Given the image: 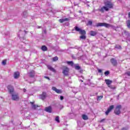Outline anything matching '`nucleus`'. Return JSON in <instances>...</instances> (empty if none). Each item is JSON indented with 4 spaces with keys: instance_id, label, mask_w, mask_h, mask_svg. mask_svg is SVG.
<instances>
[{
    "instance_id": "nucleus-1",
    "label": "nucleus",
    "mask_w": 130,
    "mask_h": 130,
    "mask_svg": "<svg viewBox=\"0 0 130 130\" xmlns=\"http://www.w3.org/2000/svg\"><path fill=\"white\" fill-rule=\"evenodd\" d=\"M104 4L105 6H103L101 9H99V11L101 12V13H104V11L108 12L109 9L113 8V4L110 1L105 0Z\"/></svg>"
},
{
    "instance_id": "nucleus-2",
    "label": "nucleus",
    "mask_w": 130,
    "mask_h": 130,
    "mask_svg": "<svg viewBox=\"0 0 130 130\" xmlns=\"http://www.w3.org/2000/svg\"><path fill=\"white\" fill-rule=\"evenodd\" d=\"M96 27H106V28H110V27H113L111 24H108L106 23H98L96 24Z\"/></svg>"
},
{
    "instance_id": "nucleus-3",
    "label": "nucleus",
    "mask_w": 130,
    "mask_h": 130,
    "mask_svg": "<svg viewBox=\"0 0 130 130\" xmlns=\"http://www.w3.org/2000/svg\"><path fill=\"white\" fill-rule=\"evenodd\" d=\"M74 29L75 31L79 32V34H81V35H86V31L85 30L82 29L78 26H75Z\"/></svg>"
},
{
    "instance_id": "nucleus-4",
    "label": "nucleus",
    "mask_w": 130,
    "mask_h": 130,
    "mask_svg": "<svg viewBox=\"0 0 130 130\" xmlns=\"http://www.w3.org/2000/svg\"><path fill=\"white\" fill-rule=\"evenodd\" d=\"M121 108V105H118L116 107V109L114 111V112L116 115H119L120 114V109Z\"/></svg>"
},
{
    "instance_id": "nucleus-5",
    "label": "nucleus",
    "mask_w": 130,
    "mask_h": 130,
    "mask_svg": "<svg viewBox=\"0 0 130 130\" xmlns=\"http://www.w3.org/2000/svg\"><path fill=\"white\" fill-rule=\"evenodd\" d=\"M12 100L14 101H18L19 99V94L18 93H12Z\"/></svg>"
},
{
    "instance_id": "nucleus-6",
    "label": "nucleus",
    "mask_w": 130,
    "mask_h": 130,
    "mask_svg": "<svg viewBox=\"0 0 130 130\" xmlns=\"http://www.w3.org/2000/svg\"><path fill=\"white\" fill-rule=\"evenodd\" d=\"M70 70L67 67H63L62 68V74L64 75V76H68L69 75V71Z\"/></svg>"
},
{
    "instance_id": "nucleus-7",
    "label": "nucleus",
    "mask_w": 130,
    "mask_h": 130,
    "mask_svg": "<svg viewBox=\"0 0 130 130\" xmlns=\"http://www.w3.org/2000/svg\"><path fill=\"white\" fill-rule=\"evenodd\" d=\"M114 108V105L110 106L108 108V110L106 111V115H108L109 114V112H111V110Z\"/></svg>"
},
{
    "instance_id": "nucleus-8",
    "label": "nucleus",
    "mask_w": 130,
    "mask_h": 130,
    "mask_svg": "<svg viewBox=\"0 0 130 130\" xmlns=\"http://www.w3.org/2000/svg\"><path fill=\"white\" fill-rule=\"evenodd\" d=\"M52 90L56 92V93H57V94H61L62 93V91L61 90V89H57V88H56V87H55L53 86L52 87Z\"/></svg>"
},
{
    "instance_id": "nucleus-9",
    "label": "nucleus",
    "mask_w": 130,
    "mask_h": 130,
    "mask_svg": "<svg viewBox=\"0 0 130 130\" xmlns=\"http://www.w3.org/2000/svg\"><path fill=\"white\" fill-rule=\"evenodd\" d=\"M8 91L10 94H12L14 93V87H13L11 85H9L8 86Z\"/></svg>"
},
{
    "instance_id": "nucleus-10",
    "label": "nucleus",
    "mask_w": 130,
    "mask_h": 130,
    "mask_svg": "<svg viewBox=\"0 0 130 130\" xmlns=\"http://www.w3.org/2000/svg\"><path fill=\"white\" fill-rule=\"evenodd\" d=\"M45 111H46V112H48L49 113H51V111H52V109L51 107L49 106L45 108Z\"/></svg>"
},
{
    "instance_id": "nucleus-11",
    "label": "nucleus",
    "mask_w": 130,
    "mask_h": 130,
    "mask_svg": "<svg viewBox=\"0 0 130 130\" xmlns=\"http://www.w3.org/2000/svg\"><path fill=\"white\" fill-rule=\"evenodd\" d=\"M111 62L112 64H113V66H114L115 67V66H117V61L116 60H115V59H114V58L111 59Z\"/></svg>"
},
{
    "instance_id": "nucleus-12",
    "label": "nucleus",
    "mask_w": 130,
    "mask_h": 130,
    "mask_svg": "<svg viewBox=\"0 0 130 130\" xmlns=\"http://www.w3.org/2000/svg\"><path fill=\"white\" fill-rule=\"evenodd\" d=\"M47 68H48V70H50V71H51V72H53V73H56V71H55V69H54V68H52V67H51V66L48 65Z\"/></svg>"
},
{
    "instance_id": "nucleus-13",
    "label": "nucleus",
    "mask_w": 130,
    "mask_h": 130,
    "mask_svg": "<svg viewBox=\"0 0 130 130\" xmlns=\"http://www.w3.org/2000/svg\"><path fill=\"white\" fill-rule=\"evenodd\" d=\"M40 98L42 100H44V99H45L46 98V93L43 92L42 94H41L40 95Z\"/></svg>"
},
{
    "instance_id": "nucleus-14",
    "label": "nucleus",
    "mask_w": 130,
    "mask_h": 130,
    "mask_svg": "<svg viewBox=\"0 0 130 130\" xmlns=\"http://www.w3.org/2000/svg\"><path fill=\"white\" fill-rule=\"evenodd\" d=\"M105 82L108 86H110V84L112 83V81L110 80L109 79H106Z\"/></svg>"
},
{
    "instance_id": "nucleus-15",
    "label": "nucleus",
    "mask_w": 130,
    "mask_h": 130,
    "mask_svg": "<svg viewBox=\"0 0 130 130\" xmlns=\"http://www.w3.org/2000/svg\"><path fill=\"white\" fill-rule=\"evenodd\" d=\"M68 21H70V19H69V18L61 19L59 20V22H60V23H63L64 22H68Z\"/></svg>"
},
{
    "instance_id": "nucleus-16",
    "label": "nucleus",
    "mask_w": 130,
    "mask_h": 130,
    "mask_svg": "<svg viewBox=\"0 0 130 130\" xmlns=\"http://www.w3.org/2000/svg\"><path fill=\"white\" fill-rule=\"evenodd\" d=\"M14 79H18L20 77V73L16 72L14 74Z\"/></svg>"
},
{
    "instance_id": "nucleus-17",
    "label": "nucleus",
    "mask_w": 130,
    "mask_h": 130,
    "mask_svg": "<svg viewBox=\"0 0 130 130\" xmlns=\"http://www.w3.org/2000/svg\"><path fill=\"white\" fill-rule=\"evenodd\" d=\"M30 103L31 105V107L32 109H37V107H39V106L34 104V103L33 102H30Z\"/></svg>"
},
{
    "instance_id": "nucleus-18",
    "label": "nucleus",
    "mask_w": 130,
    "mask_h": 130,
    "mask_svg": "<svg viewBox=\"0 0 130 130\" xmlns=\"http://www.w3.org/2000/svg\"><path fill=\"white\" fill-rule=\"evenodd\" d=\"M35 75V72L34 71H31L29 73V76L31 78H33Z\"/></svg>"
},
{
    "instance_id": "nucleus-19",
    "label": "nucleus",
    "mask_w": 130,
    "mask_h": 130,
    "mask_svg": "<svg viewBox=\"0 0 130 130\" xmlns=\"http://www.w3.org/2000/svg\"><path fill=\"white\" fill-rule=\"evenodd\" d=\"M123 35L126 36V37H130V33L128 31H127L126 30H124Z\"/></svg>"
},
{
    "instance_id": "nucleus-20",
    "label": "nucleus",
    "mask_w": 130,
    "mask_h": 130,
    "mask_svg": "<svg viewBox=\"0 0 130 130\" xmlns=\"http://www.w3.org/2000/svg\"><path fill=\"white\" fill-rule=\"evenodd\" d=\"M89 34L90 36H95L97 35V32L94 31H90Z\"/></svg>"
},
{
    "instance_id": "nucleus-21",
    "label": "nucleus",
    "mask_w": 130,
    "mask_h": 130,
    "mask_svg": "<svg viewBox=\"0 0 130 130\" xmlns=\"http://www.w3.org/2000/svg\"><path fill=\"white\" fill-rule=\"evenodd\" d=\"M41 49L42 50H43V51H47V47L46 46H42L41 47Z\"/></svg>"
},
{
    "instance_id": "nucleus-22",
    "label": "nucleus",
    "mask_w": 130,
    "mask_h": 130,
    "mask_svg": "<svg viewBox=\"0 0 130 130\" xmlns=\"http://www.w3.org/2000/svg\"><path fill=\"white\" fill-rule=\"evenodd\" d=\"M82 118L84 119V120H87L88 119V116L86 115H82Z\"/></svg>"
},
{
    "instance_id": "nucleus-23",
    "label": "nucleus",
    "mask_w": 130,
    "mask_h": 130,
    "mask_svg": "<svg viewBox=\"0 0 130 130\" xmlns=\"http://www.w3.org/2000/svg\"><path fill=\"white\" fill-rule=\"evenodd\" d=\"M56 60H58V57L56 56L52 58V61H56Z\"/></svg>"
},
{
    "instance_id": "nucleus-24",
    "label": "nucleus",
    "mask_w": 130,
    "mask_h": 130,
    "mask_svg": "<svg viewBox=\"0 0 130 130\" xmlns=\"http://www.w3.org/2000/svg\"><path fill=\"white\" fill-rule=\"evenodd\" d=\"M23 16L24 18H26V17H27V16H28V13H27V11H24L23 13Z\"/></svg>"
},
{
    "instance_id": "nucleus-25",
    "label": "nucleus",
    "mask_w": 130,
    "mask_h": 130,
    "mask_svg": "<svg viewBox=\"0 0 130 130\" xmlns=\"http://www.w3.org/2000/svg\"><path fill=\"white\" fill-rule=\"evenodd\" d=\"M80 38L82 39V40H86V36L85 35H82L80 37Z\"/></svg>"
},
{
    "instance_id": "nucleus-26",
    "label": "nucleus",
    "mask_w": 130,
    "mask_h": 130,
    "mask_svg": "<svg viewBox=\"0 0 130 130\" xmlns=\"http://www.w3.org/2000/svg\"><path fill=\"white\" fill-rule=\"evenodd\" d=\"M127 26L130 29V20H128L126 21Z\"/></svg>"
},
{
    "instance_id": "nucleus-27",
    "label": "nucleus",
    "mask_w": 130,
    "mask_h": 130,
    "mask_svg": "<svg viewBox=\"0 0 130 130\" xmlns=\"http://www.w3.org/2000/svg\"><path fill=\"white\" fill-rule=\"evenodd\" d=\"M115 48H116L117 49H120L121 48V46L118 45H116L115 47Z\"/></svg>"
},
{
    "instance_id": "nucleus-28",
    "label": "nucleus",
    "mask_w": 130,
    "mask_h": 130,
    "mask_svg": "<svg viewBox=\"0 0 130 130\" xmlns=\"http://www.w3.org/2000/svg\"><path fill=\"white\" fill-rule=\"evenodd\" d=\"M55 120H56V121H57V122L59 123L60 122V121H59V117L56 116V118H55Z\"/></svg>"
},
{
    "instance_id": "nucleus-29",
    "label": "nucleus",
    "mask_w": 130,
    "mask_h": 130,
    "mask_svg": "<svg viewBox=\"0 0 130 130\" xmlns=\"http://www.w3.org/2000/svg\"><path fill=\"white\" fill-rule=\"evenodd\" d=\"M103 98V95L98 96L97 98V100H101Z\"/></svg>"
},
{
    "instance_id": "nucleus-30",
    "label": "nucleus",
    "mask_w": 130,
    "mask_h": 130,
    "mask_svg": "<svg viewBox=\"0 0 130 130\" xmlns=\"http://www.w3.org/2000/svg\"><path fill=\"white\" fill-rule=\"evenodd\" d=\"M108 87H109V88H110L111 89H112L113 90H114V89H115V87L111 85H109Z\"/></svg>"
},
{
    "instance_id": "nucleus-31",
    "label": "nucleus",
    "mask_w": 130,
    "mask_h": 130,
    "mask_svg": "<svg viewBox=\"0 0 130 130\" xmlns=\"http://www.w3.org/2000/svg\"><path fill=\"white\" fill-rule=\"evenodd\" d=\"M68 64H70L71 66H73L74 64V62L73 61H67Z\"/></svg>"
},
{
    "instance_id": "nucleus-32",
    "label": "nucleus",
    "mask_w": 130,
    "mask_h": 130,
    "mask_svg": "<svg viewBox=\"0 0 130 130\" xmlns=\"http://www.w3.org/2000/svg\"><path fill=\"white\" fill-rule=\"evenodd\" d=\"M81 69V67L79 66H75V69L76 70H80Z\"/></svg>"
},
{
    "instance_id": "nucleus-33",
    "label": "nucleus",
    "mask_w": 130,
    "mask_h": 130,
    "mask_svg": "<svg viewBox=\"0 0 130 130\" xmlns=\"http://www.w3.org/2000/svg\"><path fill=\"white\" fill-rule=\"evenodd\" d=\"M7 63L6 61L5 60H3L2 61V64H4V66H5V64Z\"/></svg>"
},
{
    "instance_id": "nucleus-34",
    "label": "nucleus",
    "mask_w": 130,
    "mask_h": 130,
    "mask_svg": "<svg viewBox=\"0 0 130 130\" xmlns=\"http://www.w3.org/2000/svg\"><path fill=\"white\" fill-rule=\"evenodd\" d=\"M109 74V71H106L105 72V76H108Z\"/></svg>"
},
{
    "instance_id": "nucleus-35",
    "label": "nucleus",
    "mask_w": 130,
    "mask_h": 130,
    "mask_svg": "<svg viewBox=\"0 0 130 130\" xmlns=\"http://www.w3.org/2000/svg\"><path fill=\"white\" fill-rule=\"evenodd\" d=\"M92 23L93 22H92V21H88V25H92Z\"/></svg>"
},
{
    "instance_id": "nucleus-36",
    "label": "nucleus",
    "mask_w": 130,
    "mask_h": 130,
    "mask_svg": "<svg viewBox=\"0 0 130 130\" xmlns=\"http://www.w3.org/2000/svg\"><path fill=\"white\" fill-rule=\"evenodd\" d=\"M125 75H127L129 77H130V72H126Z\"/></svg>"
},
{
    "instance_id": "nucleus-37",
    "label": "nucleus",
    "mask_w": 130,
    "mask_h": 130,
    "mask_svg": "<svg viewBox=\"0 0 130 130\" xmlns=\"http://www.w3.org/2000/svg\"><path fill=\"white\" fill-rule=\"evenodd\" d=\"M44 78H45V79H47L49 81H50V78H49V77H47V76H44Z\"/></svg>"
},
{
    "instance_id": "nucleus-38",
    "label": "nucleus",
    "mask_w": 130,
    "mask_h": 130,
    "mask_svg": "<svg viewBox=\"0 0 130 130\" xmlns=\"http://www.w3.org/2000/svg\"><path fill=\"white\" fill-rule=\"evenodd\" d=\"M60 99L61 100H63V96H60Z\"/></svg>"
},
{
    "instance_id": "nucleus-39",
    "label": "nucleus",
    "mask_w": 130,
    "mask_h": 130,
    "mask_svg": "<svg viewBox=\"0 0 130 130\" xmlns=\"http://www.w3.org/2000/svg\"><path fill=\"white\" fill-rule=\"evenodd\" d=\"M105 121V119H102L100 121V122H103V121Z\"/></svg>"
},
{
    "instance_id": "nucleus-40",
    "label": "nucleus",
    "mask_w": 130,
    "mask_h": 130,
    "mask_svg": "<svg viewBox=\"0 0 130 130\" xmlns=\"http://www.w3.org/2000/svg\"><path fill=\"white\" fill-rule=\"evenodd\" d=\"M98 72H99V73H102V70L99 69V70H98Z\"/></svg>"
},
{
    "instance_id": "nucleus-41",
    "label": "nucleus",
    "mask_w": 130,
    "mask_h": 130,
    "mask_svg": "<svg viewBox=\"0 0 130 130\" xmlns=\"http://www.w3.org/2000/svg\"><path fill=\"white\" fill-rule=\"evenodd\" d=\"M23 90V92H24L27 91V90H26V89H25V88H24Z\"/></svg>"
},
{
    "instance_id": "nucleus-42",
    "label": "nucleus",
    "mask_w": 130,
    "mask_h": 130,
    "mask_svg": "<svg viewBox=\"0 0 130 130\" xmlns=\"http://www.w3.org/2000/svg\"><path fill=\"white\" fill-rule=\"evenodd\" d=\"M44 33H45V34H46V30H44Z\"/></svg>"
},
{
    "instance_id": "nucleus-43",
    "label": "nucleus",
    "mask_w": 130,
    "mask_h": 130,
    "mask_svg": "<svg viewBox=\"0 0 130 130\" xmlns=\"http://www.w3.org/2000/svg\"><path fill=\"white\" fill-rule=\"evenodd\" d=\"M21 32V30H20L19 31V36H20V33Z\"/></svg>"
},
{
    "instance_id": "nucleus-44",
    "label": "nucleus",
    "mask_w": 130,
    "mask_h": 130,
    "mask_svg": "<svg viewBox=\"0 0 130 130\" xmlns=\"http://www.w3.org/2000/svg\"><path fill=\"white\" fill-rule=\"evenodd\" d=\"M79 13H82V11H81V10H80L79 11Z\"/></svg>"
},
{
    "instance_id": "nucleus-45",
    "label": "nucleus",
    "mask_w": 130,
    "mask_h": 130,
    "mask_svg": "<svg viewBox=\"0 0 130 130\" xmlns=\"http://www.w3.org/2000/svg\"><path fill=\"white\" fill-rule=\"evenodd\" d=\"M38 28L39 29V28H41V26H37Z\"/></svg>"
},
{
    "instance_id": "nucleus-46",
    "label": "nucleus",
    "mask_w": 130,
    "mask_h": 130,
    "mask_svg": "<svg viewBox=\"0 0 130 130\" xmlns=\"http://www.w3.org/2000/svg\"><path fill=\"white\" fill-rule=\"evenodd\" d=\"M81 82H83V80H81Z\"/></svg>"
}]
</instances>
